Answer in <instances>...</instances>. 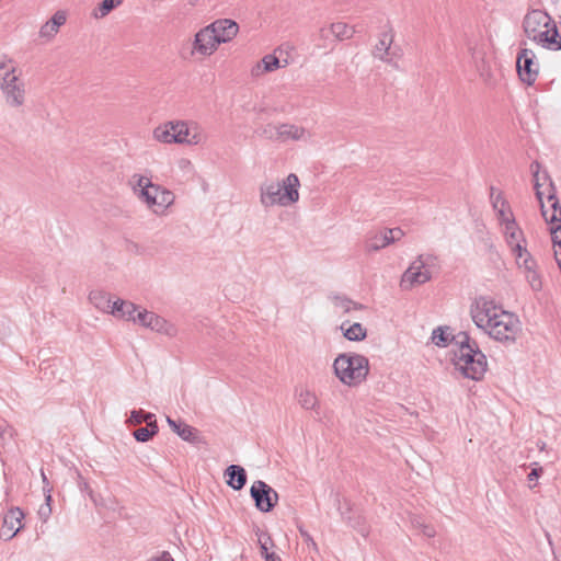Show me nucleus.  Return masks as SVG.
Returning <instances> with one entry per match:
<instances>
[{
	"mask_svg": "<svg viewBox=\"0 0 561 561\" xmlns=\"http://www.w3.org/2000/svg\"><path fill=\"white\" fill-rule=\"evenodd\" d=\"M470 316L479 329L502 343L515 342L522 331L519 319L488 297L474 299L470 306Z\"/></svg>",
	"mask_w": 561,
	"mask_h": 561,
	"instance_id": "1",
	"label": "nucleus"
},
{
	"mask_svg": "<svg viewBox=\"0 0 561 561\" xmlns=\"http://www.w3.org/2000/svg\"><path fill=\"white\" fill-rule=\"evenodd\" d=\"M454 340L455 344L459 346L454 358L456 368L466 378L482 379L488 366L485 355L479 350L474 341L471 342L467 332H459Z\"/></svg>",
	"mask_w": 561,
	"mask_h": 561,
	"instance_id": "2",
	"label": "nucleus"
},
{
	"mask_svg": "<svg viewBox=\"0 0 561 561\" xmlns=\"http://www.w3.org/2000/svg\"><path fill=\"white\" fill-rule=\"evenodd\" d=\"M300 181L295 173L282 181H265L260 186V203L264 208L288 207L299 201Z\"/></svg>",
	"mask_w": 561,
	"mask_h": 561,
	"instance_id": "3",
	"label": "nucleus"
},
{
	"mask_svg": "<svg viewBox=\"0 0 561 561\" xmlns=\"http://www.w3.org/2000/svg\"><path fill=\"white\" fill-rule=\"evenodd\" d=\"M0 90L9 108L20 110L25 105V82L21 78L15 62L7 55L0 56Z\"/></svg>",
	"mask_w": 561,
	"mask_h": 561,
	"instance_id": "4",
	"label": "nucleus"
},
{
	"mask_svg": "<svg viewBox=\"0 0 561 561\" xmlns=\"http://www.w3.org/2000/svg\"><path fill=\"white\" fill-rule=\"evenodd\" d=\"M336 378L345 386L362 383L369 373L368 359L356 353H342L333 362Z\"/></svg>",
	"mask_w": 561,
	"mask_h": 561,
	"instance_id": "5",
	"label": "nucleus"
},
{
	"mask_svg": "<svg viewBox=\"0 0 561 561\" xmlns=\"http://www.w3.org/2000/svg\"><path fill=\"white\" fill-rule=\"evenodd\" d=\"M396 32L391 25H387L378 35V41L371 49V56L396 69L403 56L399 45H394Z\"/></svg>",
	"mask_w": 561,
	"mask_h": 561,
	"instance_id": "6",
	"label": "nucleus"
},
{
	"mask_svg": "<svg viewBox=\"0 0 561 561\" xmlns=\"http://www.w3.org/2000/svg\"><path fill=\"white\" fill-rule=\"evenodd\" d=\"M176 136L175 144L197 146L205 144L207 135L203 127L193 121H174Z\"/></svg>",
	"mask_w": 561,
	"mask_h": 561,
	"instance_id": "7",
	"label": "nucleus"
},
{
	"mask_svg": "<svg viewBox=\"0 0 561 561\" xmlns=\"http://www.w3.org/2000/svg\"><path fill=\"white\" fill-rule=\"evenodd\" d=\"M503 233L505 241L515 257V262H520V259L530 254L526 248L524 232L515 219L506 220V227L503 228Z\"/></svg>",
	"mask_w": 561,
	"mask_h": 561,
	"instance_id": "8",
	"label": "nucleus"
},
{
	"mask_svg": "<svg viewBox=\"0 0 561 561\" xmlns=\"http://www.w3.org/2000/svg\"><path fill=\"white\" fill-rule=\"evenodd\" d=\"M516 68L520 80L533 84L539 73V62L536 54L529 48H520L516 58Z\"/></svg>",
	"mask_w": 561,
	"mask_h": 561,
	"instance_id": "9",
	"label": "nucleus"
},
{
	"mask_svg": "<svg viewBox=\"0 0 561 561\" xmlns=\"http://www.w3.org/2000/svg\"><path fill=\"white\" fill-rule=\"evenodd\" d=\"M250 494L255 502L256 508L263 513L271 512L278 502V493L261 480L252 484Z\"/></svg>",
	"mask_w": 561,
	"mask_h": 561,
	"instance_id": "10",
	"label": "nucleus"
},
{
	"mask_svg": "<svg viewBox=\"0 0 561 561\" xmlns=\"http://www.w3.org/2000/svg\"><path fill=\"white\" fill-rule=\"evenodd\" d=\"M135 317L136 322L141 327L148 328L158 333H162L168 336H175L178 333V329L174 324L152 311L138 309Z\"/></svg>",
	"mask_w": 561,
	"mask_h": 561,
	"instance_id": "11",
	"label": "nucleus"
},
{
	"mask_svg": "<svg viewBox=\"0 0 561 561\" xmlns=\"http://www.w3.org/2000/svg\"><path fill=\"white\" fill-rule=\"evenodd\" d=\"M219 47L215 34L208 25L202 27L195 35L192 43L191 56L203 58L211 56Z\"/></svg>",
	"mask_w": 561,
	"mask_h": 561,
	"instance_id": "12",
	"label": "nucleus"
},
{
	"mask_svg": "<svg viewBox=\"0 0 561 561\" xmlns=\"http://www.w3.org/2000/svg\"><path fill=\"white\" fill-rule=\"evenodd\" d=\"M431 279V273L425 267V261L420 255L415 261L411 263L409 268L403 273L400 282V286L403 289H411L416 285H422Z\"/></svg>",
	"mask_w": 561,
	"mask_h": 561,
	"instance_id": "13",
	"label": "nucleus"
},
{
	"mask_svg": "<svg viewBox=\"0 0 561 561\" xmlns=\"http://www.w3.org/2000/svg\"><path fill=\"white\" fill-rule=\"evenodd\" d=\"M553 21L548 13L541 10L529 11L523 21V28L527 36L538 33L540 30L551 26Z\"/></svg>",
	"mask_w": 561,
	"mask_h": 561,
	"instance_id": "14",
	"label": "nucleus"
},
{
	"mask_svg": "<svg viewBox=\"0 0 561 561\" xmlns=\"http://www.w3.org/2000/svg\"><path fill=\"white\" fill-rule=\"evenodd\" d=\"M211 32L215 34L217 43L225 44L231 42L239 32V25L236 21L230 19H219L208 24Z\"/></svg>",
	"mask_w": 561,
	"mask_h": 561,
	"instance_id": "15",
	"label": "nucleus"
},
{
	"mask_svg": "<svg viewBox=\"0 0 561 561\" xmlns=\"http://www.w3.org/2000/svg\"><path fill=\"white\" fill-rule=\"evenodd\" d=\"M312 138L311 131L306 129L304 126L290 124V123H280L278 127V141L287 142V141H309Z\"/></svg>",
	"mask_w": 561,
	"mask_h": 561,
	"instance_id": "16",
	"label": "nucleus"
},
{
	"mask_svg": "<svg viewBox=\"0 0 561 561\" xmlns=\"http://www.w3.org/2000/svg\"><path fill=\"white\" fill-rule=\"evenodd\" d=\"M23 512L19 507L11 508L3 517L0 537L12 539L22 528Z\"/></svg>",
	"mask_w": 561,
	"mask_h": 561,
	"instance_id": "17",
	"label": "nucleus"
},
{
	"mask_svg": "<svg viewBox=\"0 0 561 561\" xmlns=\"http://www.w3.org/2000/svg\"><path fill=\"white\" fill-rule=\"evenodd\" d=\"M516 264L518 268L523 270L529 286L536 291L540 290L542 288V282L537 272V264L534 257L528 254L520 259V262H516Z\"/></svg>",
	"mask_w": 561,
	"mask_h": 561,
	"instance_id": "18",
	"label": "nucleus"
},
{
	"mask_svg": "<svg viewBox=\"0 0 561 561\" xmlns=\"http://www.w3.org/2000/svg\"><path fill=\"white\" fill-rule=\"evenodd\" d=\"M527 37L536 44L541 45L542 47L561 49V41L558 39L559 32L556 24H552V27H546L540 30L538 33L531 34Z\"/></svg>",
	"mask_w": 561,
	"mask_h": 561,
	"instance_id": "19",
	"label": "nucleus"
},
{
	"mask_svg": "<svg viewBox=\"0 0 561 561\" xmlns=\"http://www.w3.org/2000/svg\"><path fill=\"white\" fill-rule=\"evenodd\" d=\"M320 37L327 39L329 34H332L337 41L350 39L355 34V28L344 22L331 23L329 27L320 28Z\"/></svg>",
	"mask_w": 561,
	"mask_h": 561,
	"instance_id": "20",
	"label": "nucleus"
},
{
	"mask_svg": "<svg viewBox=\"0 0 561 561\" xmlns=\"http://www.w3.org/2000/svg\"><path fill=\"white\" fill-rule=\"evenodd\" d=\"M138 309L139 308L131 301L118 298L116 300H113V307L112 310H110V314L114 316L117 319L136 322L135 316Z\"/></svg>",
	"mask_w": 561,
	"mask_h": 561,
	"instance_id": "21",
	"label": "nucleus"
},
{
	"mask_svg": "<svg viewBox=\"0 0 561 561\" xmlns=\"http://www.w3.org/2000/svg\"><path fill=\"white\" fill-rule=\"evenodd\" d=\"M67 15L64 11H57L50 20L42 25L39 37L50 41L59 32L60 26L66 23Z\"/></svg>",
	"mask_w": 561,
	"mask_h": 561,
	"instance_id": "22",
	"label": "nucleus"
},
{
	"mask_svg": "<svg viewBox=\"0 0 561 561\" xmlns=\"http://www.w3.org/2000/svg\"><path fill=\"white\" fill-rule=\"evenodd\" d=\"M226 483L233 490H241L247 483V472L239 465H230L225 470Z\"/></svg>",
	"mask_w": 561,
	"mask_h": 561,
	"instance_id": "23",
	"label": "nucleus"
},
{
	"mask_svg": "<svg viewBox=\"0 0 561 561\" xmlns=\"http://www.w3.org/2000/svg\"><path fill=\"white\" fill-rule=\"evenodd\" d=\"M283 67L280 60L274 55H266L251 70L253 77H260L266 72H272Z\"/></svg>",
	"mask_w": 561,
	"mask_h": 561,
	"instance_id": "24",
	"label": "nucleus"
},
{
	"mask_svg": "<svg viewBox=\"0 0 561 561\" xmlns=\"http://www.w3.org/2000/svg\"><path fill=\"white\" fill-rule=\"evenodd\" d=\"M153 138L162 144H175V127L174 121L167 122L157 126L152 133Z\"/></svg>",
	"mask_w": 561,
	"mask_h": 561,
	"instance_id": "25",
	"label": "nucleus"
},
{
	"mask_svg": "<svg viewBox=\"0 0 561 561\" xmlns=\"http://www.w3.org/2000/svg\"><path fill=\"white\" fill-rule=\"evenodd\" d=\"M158 199L154 207V214L158 216H162L167 213V209L174 203L175 196L174 194L158 185Z\"/></svg>",
	"mask_w": 561,
	"mask_h": 561,
	"instance_id": "26",
	"label": "nucleus"
},
{
	"mask_svg": "<svg viewBox=\"0 0 561 561\" xmlns=\"http://www.w3.org/2000/svg\"><path fill=\"white\" fill-rule=\"evenodd\" d=\"M90 302L100 311L110 313L113 307V300L111 295L105 291L94 290L89 295Z\"/></svg>",
	"mask_w": 561,
	"mask_h": 561,
	"instance_id": "27",
	"label": "nucleus"
},
{
	"mask_svg": "<svg viewBox=\"0 0 561 561\" xmlns=\"http://www.w3.org/2000/svg\"><path fill=\"white\" fill-rule=\"evenodd\" d=\"M391 243L392 242L390 241V238L388 237L386 230L383 229L370 236L366 241L365 248L367 252H376Z\"/></svg>",
	"mask_w": 561,
	"mask_h": 561,
	"instance_id": "28",
	"label": "nucleus"
},
{
	"mask_svg": "<svg viewBox=\"0 0 561 561\" xmlns=\"http://www.w3.org/2000/svg\"><path fill=\"white\" fill-rule=\"evenodd\" d=\"M297 401L306 410H314L319 405L316 393L307 388H302L297 392Z\"/></svg>",
	"mask_w": 561,
	"mask_h": 561,
	"instance_id": "29",
	"label": "nucleus"
},
{
	"mask_svg": "<svg viewBox=\"0 0 561 561\" xmlns=\"http://www.w3.org/2000/svg\"><path fill=\"white\" fill-rule=\"evenodd\" d=\"M130 184L134 194L139 198V194H142L145 191H149L156 184L151 182V180L141 174H134L130 179Z\"/></svg>",
	"mask_w": 561,
	"mask_h": 561,
	"instance_id": "30",
	"label": "nucleus"
},
{
	"mask_svg": "<svg viewBox=\"0 0 561 561\" xmlns=\"http://www.w3.org/2000/svg\"><path fill=\"white\" fill-rule=\"evenodd\" d=\"M334 308L343 313H348L352 310H360L363 306L343 296H334L333 299Z\"/></svg>",
	"mask_w": 561,
	"mask_h": 561,
	"instance_id": "31",
	"label": "nucleus"
},
{
	"mask_svg": "<svg viewBox=\"0 0 561 561\" xmlns=\"http://www.w3.org/2000/svg\"><path fill=\"white\" fill-rule=\"evenodd\" d=\"M158 433L157 421H149L146 427H140L134 432L136 440L145 443L152 438Z\"/></svg>",
	"mask_w": 561,
	"mask_h": 561,
	"instance_id": "32",
	"label": "nucleus"
},
{
	"mask_svg": "<svg viewBox=\"0 0 561 561\" xmlns=\"http://www.w3.org/2000/svg\"><path fill=\"white\" fill-rule=\"evenodd\" d=\"M123 0H103L92 12L93 18L102 19L106 16L112 10L118 7Z\"/></svg>",
	"mask_w": 561,
	"mask_h": 561,
	"instance_id": "33",
	"label": "nucleus"
},
{
	"mask_svg": "<svg viewBox=\"0 0 561 561\" xmlns=\"http://www.w3.org/2000/svg\"><path fill=\"white\" fill-rule=\"evenodd\" d=\"M175 433L185 442L199 443L197 430L186 423H182Z\"/></svg>",
	"mask_w": 561,
	"mask_h": 561,
	"instance_id": "34",
	"label": "nucleus"
},
{
	"mask_svg": "<svg viewBox=\"0 0 561 561\" xmlns=\"http://www.w3.org/2000/svg\"><path fill=\"white\" fill-rule=\"evenodd\" d=\"M454 337L455 336L451 335L448 328H446V329L438 328V329L434 330L433 334H432L433 343L440 347L447 346L449 341H455Z\"/></svg>",
	"mask_w": 561,
	"mask_h": 561,
	"instance_id": "35",
	"label": "nucleus"
},
{
	"mask_svg": "<svg viewBox=\"0 0 561 561\" xmlns=\"http://www.w3.org/2000/svg\"><path fill=\"white\" fill-rule=\"evenodd\" d=\"M158 184L151 187L149 191L142 192L139 194V201L145 203L148 209H150L154 214V207L158 199Z\"/></svg>",
	"mask_w": 561,
	"mask_h": 561,
	"instance_id": "36",
	"label": "nucleus"
},
{
	"mask_svg": "<svg viewBox=\"0 0 561 561\" xmlns=\"http://www.w3.org/2000/svg\"><path fill=\"white\" fill-rule=\"evenodd\" d=\"M278 127L279 124L268 123L263 126H261L257 129L259 136L272 140V141H278Z\"/></svg>",
	"mask_w": 561,
	"mask_h": 561,
	"instance_id": "37",
	"label": "nucleus"
},
{
	"mask_svg": "<svg viewBox=\"0 0 561 561\" xmlns=\"http://www.w3.org/2000/svg\"><path fill=\"white\" fill-rule=\"evenodd\" d=\"M366 329L360 323H354L344 331V336L350 341H362L366 337Z\"/></svg>",
	"mask_w": 561,
	"mask_h": 561,
	"instance_id": "38",
	"label": "nucleus"
},
{
	"mask_svg": "<svg viewBox=\"0 0 561 561\" xmlns=\"http://www.w3.org/2000/svg\"><path fill=\"white\" fill-rule=\"evenodd\" d=\"M149 421H156L154 414L149 413V412H144L142 410H134L130 412V416L127 422L130 425H139L142 422H146L148 425Z\"/></svg>",
	"mask_w": 561,
	"mask_h": 561,
	"instance_id": "39",
	"label": "nucleus"
},
{
	"mask_svg": "<svg viewBox=\"0 0 561 561\" xmlns=\"http://www.w3.org/2000/svg\"><path fill=\"white\" fill-rule=\"evenodd\" d=\"M50 501H51V496L48 493L46 495V502L39 506L38 512H37L39 519L44 523L47 522V519L49 518V516L51 514Z\"/></svg>",
	"mask_w": 561,
	"mask_h": 561,
	"instance_id": "40",
	"label": "nucleus"
},
{
	"mask_svg": "<svg viewBox=\"0 0 561 561\" xmlns=\"http://www.w3.org/2000/svg\"><path fill=\"white\" fill-rule=\"evenodd\" d=\"M507 206L506 202L505 201H502V206L496 209V213H497V218L501 222V225L504 227H506V220L508 219H514L513 215L512 214H507L505 211V207Z\"/></svg>",
	"mask_w": 561,
	"mask_h": 561,
	"instance_id": "41",
	"label": "nucleus"
},
{
	"mask_svg": "<svg viewBox=\"0 0 561 561\" xmlns=\"http://www.w3.org/2000/svg\"><path fill=\"white\" fill-rule=\"evenodd\" d=\"M260 548H261V554L264 556L266 552H268V545H272V539L268 535L261 533L257 538Z\"/></svg>",
	"mask_w": 561,
	"mask_h": 561,
	"instance_id": "42",
	"label": "nucleus"
},
{
	"mask_svg": "<svg viewBox=\"0 0 561 561\" xmlns=\"http://www.w3.org/2000/svg\"><path fill=\"white\" fill-rule=\"evenodd\" d=\"M299 533H300L301 537L304 538L305 542L308 545V547L312 551L318 552L319 551L318 545L316 543V541L313 540L311 535L301 527H299Z\"/></svg>",
	"mask_w": 561,
	"mask_h": 561,
	"instance_id": "43",
	"label": "nucleus"
},
{
	"mask_svg": "<svg viewBox=\"0 0 561 561\" xmlns=\"http://www.w3.org/2000/svg\"><path fill=\"white\" fill-rule=\"evenodd\" d=\"M388 237L390 238V241L393 243L398 240H400L403 236H404V232L401 228H391V229H385Z\"/></svg>",
	"mask_w": 561,
	"mask_h": 561,
	"instance_id": "44",
	"label": "nucleus"
},
{
	"mask_svg": "<svg viewBox=\"0 0 561 561\" xmlns=\"http://www.w3.org/2000/svg\"><path fill=\"white\" fill-rule=\"evenodd\" d=\"M147 561H174L170 552L161 551L158 554L151 556Z\"/></svg>",
	"mask_w": 561,
	"mask_h": 561,
	"instance_id": "45",
	"label": "nucleus"
},
{
	"mask_svg": "<svg viewBox=\"0 0 561 561\" xmlns=\"http://www.w3.org/2000/svg\"><path fill=\"white\" fill-rule=\"evenodd\" d=\"M179 168L186 173H193V171H194V165H193L192 161L188 159H181L179 161Z\"/></svg>",
	"mask_w": 561,
	"mask_h": 561,
	"instance_id": "46",
	"label": "nucleus"
},
{
	"mask_svg": "<svg viewBox=\"0 0 561 561\" xmlns=\"http://www.w3.org/2000/svg\"><path fill=\"white\" fill-rule=\"evenodd\" d=\"M352 527L363 536L368 535V527L365 525L364 522H360L359 519L355 524H352Z\"/></svg>",
	"mask_w": 561,
	"mask_h": 561,
	"instance_id": "47",
	"label": "nucleus"
},
{
	"mask_svg": "<svg viewBox=\"0 0 561 561\" xmlns=\"http://www.w3.org/2000/svg\"><path fill=\"white\" fill-rule=\"evenodd\" d=\"M422 534L427 538H433L436 535V530L433 526L430 525H422L421 529Z\"/></svg>",
	"mask_w": 561,
	"mask_h": 561,
	"instance_id": "48",
	"label": "nucleus"
},
{
	"mask_svg": "<svg viewBox=\"0 0 561 561\" xmlns=\"http://www.w3.org/2000/svg\"><path fill=\"white\" fill-rule=\"evenodd\" d=\"M491 198H492V204H493V208L496 210L500 208L499 204L502 205V201H504L501 196V194H497L495 197L493 195V193L491 194Z\"/></svg>",
	"mask_w": 561,
	"mask_h": 561,
	"instance_id": "49",
	"label": "nucleus"
},
{
	"mask_svg": "<svg viewBox=\"0 0 561 561\" xmlns=\"http://www.w3.org/2000/svg\"><path fill=\"white\" fill-rule=\"evenodd\" d=\"M167 422L174 433L179 430V427L183 423V422H176V421L172 420L170 416L167 417Z\"/></svg>",
	"mask_w": 561,
	"mask_h": 561,
	"instance_id": "50",
	"label": "nucleus"
},
{
	"mask_svg": "<svg viewBox=\"0 0 561 561\" xmlns=\"http://www.w3.org/2000/svg\"><path fill=\"white\" fill-rule=\"evenodd\" d=\"M542 472V468H534L529 473H528V480L529 481H533L535 479H537L540 473Z\"/></svg>",
	"mask_w": 561,
	"mask_h": 561,
	"instance_id": "51",
	"label": "nucleus"
},
{
	"mask_svg": "<svg viewBox=\"0 0 561 561\" xmlns=\"http://www.w3.org/2000/svg\"><path fill=\"white\" fill-rule=\"evenodd\" d=\"M263 557L265 561H280V558L274 552H266Z\"/></svg>",
	"mask_w": 561,
	"mask_h": 561,
	"instance_id": "52",
	"label": "nucleus"
},
{
	"mask_svg": "<svg viewBox=\"0 0 561 561\" xmlns=\"http://www.w3.org/2000/svg\"><path fill=\"white\" fill-rule=\"evenodd\" d=\"M412 525H413L415 528H420V529H422V525H425V524H424L421 519H419V518H414V519L412 520Z\"/></svg>",
	"mask_w": 561,
	"mask_h": 561,
	"instance_id": "53",
	"label": "nucleus"
},
{
	"mask_svg": "<svg viewBox=\"0 0 561 561\" xmlns=\"http://www.w3.org/2000/svg\"><path fill=\"white\" fill-rule=\"evenodd\" d=\"M42 476H43V480L46 481V476L44 472H42Z\"/></svg>",
	"mask_w": 561,
	"mask_h": 561,
	"instance_id": "54",
	"label": "nucleus"
}]
</instances>
